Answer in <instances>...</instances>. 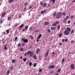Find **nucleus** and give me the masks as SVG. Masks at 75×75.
Segmentation results:
<instances>
[{
	"label": "nucleus",
	"mask_w": 75,
	"mask_h": 75,
	"mask_svg": "<svg viewBox=\"0 0 75 75\" xmlns=\"http://www.w3.org/2000/svg\"><path fill=\"white\" fill-rule=\"evenodd\" d=\"M12 63H15L16 62V60L14 59H12Z\"/></svg>",
	"instance_id": "4468645a"
},
{
	"label": "nucleus",
	"mask_w": 75,
	"mask_h": 75,
	"mask_svg": "<svg viewBox=\"0 0 75 75\" xmlns=\"http://www.w3.org/2000/svg\"><path fill=\"white\" fill-rule=\"evenodd\" d=\"M55 27H51L50 28V29H51V30H54V29H55Z\"/></svg>",
	"instance_id": "4be33fe9"
},
{
	"label": "nucleus",
	"mask_w": 75,
	"mask_h": 75,
	"mask_svg": "<svg viewBox=\"0 0 75 75\" xmlns=\"http://www.w3.org/2000/svg\"><path fill=\"white\" fill-rule=\"evenodd\" d=\"M28 53L29 54H30V56H31V57H33L34 56V54L33 53V52L30 51H28Z\"/></svg>",
	"instance_id": "7ed1b4c3"
},
{
	"label": "nucleus",
	"mask_w": 75,
	"mask_h": 75,
	"mask_svg": "<svg viewBox=\"0 0 75 75\" xmlns=\"http://www.w3.org/2000/svg\"><path fill=\"white\" fill-rule=\"evenodd\" d=\"M42 69H40L39 70V72H41L42 71Z\"/></svg>",
	"instance_id": "a878e982"
},
{
	"label": "nucleus",
	"mask_w": 75,
	"mask_h": 75,
	"mask_svg": "<svg viewBox=\"0 0 75 75\" xmlns=\"http://www.w3.org/2000/svg\"><path fill=\"white\" fill-rule=\"evenodd\" d=\"M50 32H51V30H50V29H48L47 31V33H50Z\"/></svg>",
	"instance_id": "c756f323"
},
{
	"label": "nucleus",
	"mask_w": 75,
	"mask_h": 75,
	"mask_svg": "<svg viewBox=\"0 0 75 75\" xmlns=\"http://www.w3.org/2000/svg\"><path fill=\"white\" fill-rule=\"evenodd\" d=\"M28 26H26L25 27V30H27V29H28Z\"/></svg>",
	"instance_id": "393cba45"
},
{
	"label": "nucleus",
	"mask_w": 75,
	"mask_h": 75,
	"mask_svg": "<svg viewBox=\"0 0 75 75\" xmlns=\"http://www.w3.org/2000/svg\"><path fill=\"white\" fill-rule=\"evenodd\" d=\"M25 45V44L24 43L23 44H22V46H24Z\"/></svg>",
	"instance_id": "13d9d810"
},
{
	"label": "nucleus",
	"mask_w": 75,
	"mask_h": 75,
	"mask_svg": "<svg viewBox=\"0 0 75 75\" xmlns=\"http://www.w3.org/2000/svg\"><path fill=\"white\" fill-rule=\"evenodd\" d=\"M31 65H32V63L31 62H29V66L31 67Z\"/></svg>",
	"instance_id": "7c9ffc66"
},
{
	"label": "nucleus",
	"mask_w": 75,
	"mask_h": 75,
	"mask_svg": "<svg viewBox=\"0 0 75 75\" xmlns=\"http://www.w3.org/2000/svg\"><path fill=\"white\" fill-rule=\"evenodd\" d=\"M23 60L25 62V61H27V59L25 58H24L23 59Z\"/></svg>",
	"instance_id": "c9c22d12"
},
{
	"label": "nucleus",
	"mask_w": 75,
	"mask_h": 75,
	"mask_svg": "<svg viewBox=\"0 0 75 75\" xmlns=\"http://www.w3.org/2000/svg\"><path fill=\"white\" fill-rule=\"evenodd\" d=\"M50 1H52L54 3L55 1V0H50Z\"/></svg>",
	"instance_id": "79ce46f5"
},
{
	"label": "nucleus",
	"mask_w": 75,
	"mask_h": 75,
	"mask_svg": "<svg viewBox=\"0 0 75 75\" xmlns=\"http://www.w3.org/2000/svg\"><path fill=\"white\" fill-rule=\"evenodd\" d=\"M62 62H64V59H62Z\"/></svg>",
	"instance_id": "de8ad7c7"
},
{
	"label": "nucleus",
	"mask_w": 75,
	"mask_h": 75,
	"mask_svg": "<svg viewBox=\"0 0 75 75\" xmlns=\"http://www.w3.org/2000/svg\"><path fill=\"white\" fill-rule=\"evenodd\" d=\"M40 4L43 7H46L47 6V4L45 3H44L43 4V3L42 2Z\"/></svg>",
	"instance_id": "20e7f679"
},
{
	"label": "nucleus",
	"mask_w": 75,
	"mask_h": 75,
	"mask_svg": "<svg viewBox=\"0 0 75 75\" xmlns=\"http://www.w3.org/2000/svg\"><path fill=\"white\" fill-rule=\"evenodd\" d=\"M41 37H42V35L40 34L39 35L38 37V38L40 39V38H41Z\"/></svg>",
	"instance_id": "f8f14e48"
},
{
	"label": "nucleus",
	"mask_w": 75,
	"mask_h": 75,
	"mask_svg": "<svg viewBox=\"0 0 75 75\" xmlns=\"http://www.w3.org/2000/svg\"><path fill=\"white\" fill-rule=\"evenodd\" d=\"M52 54H55V53H54V52H53L52 53Z\"/></svg>",
	"instance_id": "338daca9"
},
{
	"label": "nucleus",
	"mask_w": 75,
	"mask_h": 75,
	"mask_svg": "<svg viewBox=\"0 0 75 75\" xmlns=\"http://www.w3.org/2000/svg\"><path fill=\"white\" fill-rule=\"evenodd\" d=\"M28 52H25L24 54V56H26L27 55H28Z\"/></svg>",
	"instance_id": "dca6fc26"
},
{
	"label": "nucleus",
	"mask_w": 75,
	"mask_h": 75,
	"mask_svg": "<svg viewBox=\"0 0 75 75\" xmlns=\"http://www.w3.org/2000/svg\"><path fill=\"white\" fill-rule=\"evenodd\" d=\"M22 31H25V29H22Z\"/></svg>",
	"instance_id": "052dcab7"
},
{
	"label": "nucleus",
	"mask_w": 75,
	"mask_h": 75,
	"mask_svg": "<svg viewBox=\"0 0 75 75\" xmlns=\"http://www.w3.org/2000/svg\"><path fill=\"white\" fill-rule=\"evenodd\" d=\"M25 40V38H23L21 39V41H24Z\"/></svg>",
	"instance_id": "bb28decb"
},
{
	"label": "nucleus",
	"mask_w": 75,
	"mask_h": 75,
	"mask_svg": "<svg viewBox=\"0 0 75 75\" xmlns=\"http://www.w3.org/2000/svg\"><path fill=\"white\" fill-rule=\"evenodd\" d=\"M62 13L60 12L58 13L57 15L56 16V17L57 18H60V17L62 16Z\"/></svg>",
	"instance_id": "f03ea898"
},
{
	"label": "nucleus",
	"mask_w": 75,
	"mask_h": 75,
	"mask_svg": "<svg viewBox=\"0 0 75 75\" xmlns=\"http://www.w3.org/2000/svg\"><path fill=\"white\" fill-rule=\"evenodd\" d=\"M57 72H61V69H58L57 70Z\"/></svg>",
	"instance_id": "aec40b11"
},
{
	"label": "nucleus",
	"mask_w": 75,
	"mask_h": 75,
	"mask_svg": "<svg viewBox=\"0 0 75 75\" xmlns=\"http://www.w3.org/2000/svg\"><path fill=\"white\" fill-rule=\"evenodd\" d=\"M20 51H23V48H21L20 49Z\"/></svg>",
	"instance_id": "b1692460"
},
{
	"label": "nucleus",
	"mask_w": 75,
	"mask_h": 75,
	"mask_svg": "<svg viewBox=\"0 0 75 75\" xmlns=\"http://www.w3.org/2000/svg\"><path fill=\"white\" fill-rule=\"evenodd\" d=\"M49 51H48L47 52H46L45 54V57H47V56L48 55V54H49Z\"/></svg>",
	"instance_id": "0eeeda50"
},
{
	"label": "nucleus",
	"mask_w": 75,
	"mask_h": 75,
	"mask_svg": "<svg viewBox=\"0 0 75 75\" xmlns=\"http://www.w3.org/2000/svg\"><path fill=\"white\" fill-rule=\"evenodd\" d=\"M47 24H48V23L47 22H46L45 23L44 25H47Z\"/></svg>",
	"instance_id": "5701e85b"
},
{
	"label": "nucleus",
	"mask_w": 75,
	"mask_h": 75,
	"mask_svg": "<svg viewBox=\"0 0 75 75\" xmlns=\"http://www.w3.org/2000/svg\"><path fill=\"white\" fill-rule=\"evenodd\" d=\"M14 0H9V3H11L12 1H13Z\"/></svg>",
	"instance_id": "6ab92c4d"
},
{
	"label": "nucleus",
	"mask_w": 75,
	"mask_h": 75,
	"mask_svg": "<svg viewBox=\"0 0 75 75\" xmlns=\"http://www.w3.org/2000/svg\"><path fill=\"white\" fill-rule=\"evenodd\" d=\"M69 31H71V28H67L64 31V34L65 35H67L69 34Z\"/></svg>",
	"instance_id": "f257e3e1"
},
{
	"label": "nucleus",
	"mask_w": 75,
	"mask_h": 75,
	"mask_svg": "<svg viewBox=\"0 0 75 75\" xmlns=\"http://www.w3.org/2000/svg\"><path fill=\"white\" fill-rule=\"evenodd\" d=\"M48 68L49 69L54 68V66L53 65H50L48 66Z\"/></svg>",
	"instance_id": "39448f33"
},
{
	"label": "nucleus",
	"mask_w": 75,
	"mask_h": 75,
	"mask_svg": "<svg viewBox=\"0 0 75 75\" xmlns=\"http://www.w3.org/2000/svg\"><path fill=\"white\" fill-rule=\"evenodd\" d=\"M3 23V21L2 20H1L0 21V23Z\"/></svg>",
	"instance_id": "6e6d98bb"
},
{
	"label": "nucleus",
	"mask_w": 75,
	"mask_h": 75,
	"mask_svg": "<svg viewBox=\"0 0 75 75\" xmlns=\"http://www.w3.org/2000/svg\"><path fill=\"white\" fill-rule=\"evenodd\" d=\"M18 38V37H16L15 38V41H17V39Z\"/></svg>",
	"instance_id": "58836bf2"
},
{
	"label": "nucleus",
	"mask_w": 75,
	"mask_h": 75,
	"mask_svg": "<svg viewBox=\"0 0 75 75\" xmlns=\"http://www.w3.org/2000/svg\"><path fill=\"white\" fill-rule=\"evenodd\" d=\"M36 33H38V32H39V30H38L36 31Z\"/></svg>",
	"instance_id": "8fccbe9b"
},
{
	"label": "nucleus",
	"mask_w": 75,
	"mask_h": 75,
	"mask_svg": "<svg viewBox=\"0 0 75 75\" xmlns=\"http://www.w3.org/2000/svg\"><path fill=\"white\" fill-rule=\"evenodd\" d=\"M65 41V40L64 39H63L62 40V42H64Z\"/></svg>",
	"instance_id": "5fc2aeb1"
},
{
	"label": "nucleus",
	"mask_w": 75,
	"mask_h": 75,
	"mask_svg": "<svg viewBox=\"0 0 75 75\" xmlns=\"http://www.w3.org/2000/svg\"><path fill=\"white\" fill-rule=\"evenodd\" d=\"M11 17H8V20H11Z\"/></svg>",
	"instance_id": "f704fd0d"
},
{
	"label": "nucleus",
	"mask_w": 75,
	"mask_h": 75,
	"mask_svg": "<svg viewBox=\"0 0 75 75\" xmlns=\"http://www.w3.org/2000/svg\"><path fill=\"white\" fill-rule=\"evenodd\" d=\"M3 34L4 35H5V34H6V33H5V32H4L3 33Z\"/></svg>",
	"instance_id": "69168bd1"
},
{
	"label": "nucleus",
	"mask_w": 75,
	"mask_h": 75,
	"mask_svg": "<svg viewBox=\"0 0 75 75\" xmlns=\"http://www.w3.org/2000/svg\"><path fill=\"white\" fill-rule=\"evenodd\" d=\"M71 18H74V16H71Z\"/></svg>",
	"instance_id": "864d4df0"
},
{
	"label": "nucleus",
	"mask_w": 75,
	"mask_h": 75,
	"mask_svg": "<svg viewBox=\"0 0 75 75\" xmlns=\"http://www.w3.org/2000/svg\"><path fill=\"white\" fill-rule=\"evenodd\" d=\"M56 23V24H58L59 23V22L58 21H56L55 22V23Z\"/></svg>",
	"instance_id": "c03bdc74"
},
{
	"label": "nucleus",
	"mask_w": 75,
	"mask_h": 75,
	"mask_svg": "<svg viewBox=\"0 0 75 75\" xmlns=\"http://www.w3.org/2000/svg\"><path fill=\"white\" fill-rule=\"evenodd\" d=\"M59 45H62V43H60L59 44Z\"/></svg>",
	"instance_id": "0e129e2a"
},
{
	"label": "nucleus",
	"mask_w": 75,
	"mask_h": 75,
	"mask_svg": "<svg viewBox=\"0 0 75 75\" xmlns=\"http://www.w3.org/2000/svg\"><path fill=\"white\" fill-rule=\"evenodd\" d=\"M69 16H67V17H66V18H69Z\"/></svg>",
	"instance_id": "680f3d73"
},
{
	"label": "nucleus",
	"mask_w": 75,
	"mask_h": 75,
	"mask_svg": "<svg viewBox=\"0 0 75 75\" xmlns=\"http://www.w3.org/2000/svg\"><path fill=\"white\" fill-rule=\"evenodd\" d=\"M30 7V8H32V7L31 6H30V7Z\"/></svg>",
	"instance_id": "774afa93"
},
{
	"label": "nucleus",
	"mask_w": 75,
	"mask_h": 75,
	"mask_svg": "<svg viewBox=\"0 0 75 75\" xmlns=\"http://www.w3.org/2000/svg\"><path fill=\"white\" fill-rule=\"evenodd\" d=\"M37 66V64L36 63H35L33 64V67H35Z\"/></svg>",
	"instance_id": "412c9836"
},
{
	"label": "nucleus",
	"mask_w": 75,
	"mask_h": 75,
	"mask_svg": "<svg viewBox=\"0 0 75 75\" xmlns=\"http://www.w3.org/2000/svg\"><path fill=\"white\" fill-rule=\"evenodd\" d=\"M56 24V23H54L52 24V26H55V25Z\"/></svg>",
	"instance_id": "e433bc0d"
},
{
	"label": "nucleus",
	"mask_w": 75,
	"mask_h": 75,
	"mask_svg": "<svg viewBox=\"0 0 75 75\" xmlns=\"http://www.w3.org/2000/svg\"><path fill=\"white\" fill-rule=\"evenodd\" d=\"M28 4V3H27V2H26L25 4V6H27V5Z\"/></svg>",
	"instance_id": "37998d69"
},
{
	"label": "nucleus",
	"mask_w": 75,
	"mask_h": 75,
	"mask_svg": "<svg viewBox=\"0 0 75 75\" xmlns=\"http://www.w3.org/2000/svg\"><path fill=\"white\" fill-rule=\"evenodd\" d=\"M6 48H7V46H5L4 47V49L5 50H6L7 49Z\"/></svg>",
	"instance_id": "49530a36"
},
{
	"label": "nucleus",
	"mask_w": 75,
	"mask_h": 75,
	"mask_svg": "<svg viewBox=\"0 0 75 75\" xmlns=\"http://www.w3.org/2000/svg\"><path fill=\"white\" fill-rule=\"evenodd\" d=\"M46 11L45 10L44 11H41L40 12V13H41V14H44V13H45V12Z\"/></svg>",
	"instance_id": "ddd939ff"
},
{
	"label": "nucleus",
	"mask_w": 75,
	"mask_h": 75,
	"mask_svg": "<svg viewBox=\"0 0 75 75\" xmlns=\"http://www.w3.org/2000/svg\"><path fill=\"white\" fill-rule=\"evenodd\" d=\"M13 69V67H11L10 68V70H12Z\"/></svg>",
	"instance_id": "72a5a7b5"
},
{
	"label": "nucleus",
	"mask_w": 75,
	"mask_h": 75,
	"mask_svg": "<svg viewBox=\"0 0 75 75\" xmlns=\"http://www.w3.org/2000/svg\"><path fill=\"white\" fill-rule=\"evenodd\" d=\"M30 38L31 40H33V36L32 35H30Z\"/></svg>",
	"instance_id": "2f4dec72"
},
{
	"label": "nucleus",
	"mask_w": 75,
	"mask_h": 75,
	"mask_svg": "<svg viewBox=\"0 0 75 75\" xmlns=\"http://www.w3.org/2000/svg\"><path fill=\"white\" fill-rule=\"evenodd\" d=\"M56 14V13L55 12H54L53 14V16H55V15Z\"/></svg>",
	"instance_id": "3c124183"
},
{
	"label": "nucleus",
	"mask_w": 75,
	"mask_h": 75,
	"mask_svg": "<svg viewBox=\"0 0 75 75\" xmlns=\"http://www.w3.org/2000/svg\"><path fill=\"white\" fill-rule=\"evenodd\" d=\"M29 63V62H26V64L27 65V64H28Z\"/></svg>",
	"instance_id": "4d7b16f0"
},
{
	"label": "nucleus",
	"mask_w": 75,
	"mask_h": 75,
	"mask_svg": "<svg viewBox=\"0 0 75 75\" xmlns=\"http://www.w3.org/2000/svg\"><path fill=\"white\" fill-rule=\"evenodd\" d=\"M23 27H24V25L22 24L19 27L18 29H20V28H23Z\"/></svg>",
	"instance_id": "1a4fd4ad"
},
{
	"label": "nucleus",
	"mask_w": 75,
	"mask_h": 75,
	"mask_svg": "<svg viewBox=\"0 0 75 75\" xmlns=\"http://www.w3.org/2000/svg\"><path fill=\"white\" fill-rule=\"evenodd\" d=\"M53 73H54V71H51L50 72V74H53Z\"/></svg>",
	"instance_id": "c85d7f7f"
},
{
	"label": "nucleus",
	"mask_w": 75,
	"mask_h": 75,
	"mask_svg": "<svg viewBox=\"0 0 75 75\" xmlns=\"http://www.w3.org/2000/svg\"><path fill=\"white\" fill-rule=\"evenodd\" d=\"M6 33H7V34H8L9 33V30H7L6 31Z\"/></svg>",
	"instance_id": "cd10ccee"
},
{
	"label": "nucleus",
	"mask_w": 75,
	"mask_h": 75,
	"mask_svg": "<svg viewBox=\"0 0 75 75\" xmlns=\"http://www.w3.org/2000/svg\"><path fill=\"white\" fill-rule=\"evenodd\" d=\"M39 40H40V39H38V38H37V42H39Z\"/></svg>",
	"instance_id": "4c0bfd02"
},
{
	"label": "nucleus",
	"mask_w": 75,
	"mask_h": 75,
	"mask_svg": "<svg viewBox=\"0 0 75 75\" xmlns=\"http://www.w3.org/2000/svg\"><path fill=\"white\" fill-rule=\"evenodd\" d=\"M20 59H23V57L21 56L20 57Z\"/></svg>",
	"instance_id": "603ef678"
},
{
	"label": "nucleus",
	"mask_w": 75,
	"mask_h": 75,
	"mask_svg": "<svg viewBox=\"0 0 75 75\" xmlns=\"http://www.w3.org/2000/svg\"><path fill=\"white\" fill-rule=\"evenodd\" d=\"M40 49L39 48L37 49L36 50V52H37V53H38V52H40Z\"/></svg>",
	"instance_id": "2eb2a0df"
},
{
	"label": "nucleus",
	"mask_w": 75,
	"mask_h": 75,
	"mask_svg": "<svg viewBox=\"0 0 75 75\" xmlns=\"http://www.w3.org/2000/svg\"><path fill=\"white\" fill-rule=\"evenodd\" d=\"M10 71L8 70V71L7 72L6 74H7V75H8L10 74Z\"/></svg>",
	"instance_id": "a211bd4d"
},
{
	"label": "nucleus",
	"mask_w": 75,
	"mask_h": 75,
	"mask_svg": "<svg viewBox=\"0 0 75 75\" xmlns=\"http://www.w3.org/2000/svg\"><path fill=\"white\" fill-rule=\"evenodd\" d=\"M71 23V21H68V24H69V23Z\"/></svg>",
	"instance_id": "09e8293b"
},
{
	"label": "nucleus",
	"mask_w": 75,
	"mask_h": 75,
	"mask_svg": "<svg viewBox=\"0 0 75 75\" xmlns=\"http://www.w3.org/2000/svg\"><path fill=\"white\" fill-rule=\"evenodd\" d=\"M23 42L27 43V42H28V40L27 39L23 41Z\"/></svg>",
	"instance_id": "9b49d317"
},
{
	"label": "nucleus",
	"mask_w": 75,
	"mask_h": 75,
	"mask_svg": "<svg viewBox=\"0 0 75 75\" xmlns=\"http://www.w3.org/2000/svg\"><path fill=\"white\" fill-rule=\"evenodd\" d=\"M73 32H74V30H73V29H72L71 30V34H72L73 33Z\"/></svg>",
	"instance_id": "a19ab883"
},
{
	"label": "nucleus",
	"mask_w": 75,
	"mask_h": 75,
	"mask_svg": "<svg viewBox=\"0 0 75 75\" xmlns=\"http://www.w3.org/2000/svg\"><path fill=\"white\" fill-rule=\"evenodd\" d=\"M21 45V44H20V43H19V44L18 45V47H20V46Z\"/></svg>",
	"instance_id": "a18cd8bd"
},
{
	"label": "nucleus",
	"mask_w": 75,
	"mask_h": 75,
	"mask_svg": "<svg viewBox=\"0 0 75 75\" xmlns=\"http://www.w3.org/2000/svg\"><path fill=\"white\" fill-rule=\"evenodd\" d=\"M59 37H61L62 36V33H60L59 35Z\"/></svg>",
	"instance_id": "473e14b6"
},
{
	"label": "nucleus",
	"mask_w": 75,
	"mask_h": 75,
	"mask_svg": "<svg viewBox=\"0 0 75 75\" xmlns=\"http://www.w3.org/2000/svg\"><path fill=\"white\" fill-rule=\"evenodd\" d=\"M67 41H68V39H66L65 40V41L66 42H67Z\"/></svg>",
	"instance_id": "bf43d9fd"
},
{
	"label": "nucleus",
	"mask_w": 75,
	"mask_h": 75,
	"mask_svg": "<svg viewBox=\"0 0 75 75\" xmlns=\"http://www.w3.org/2000/svg\"><path fill=\"white\" fill-rule=\"evenodd\" d=\"M71 69H74V68H75V67L74 66V64L73 63L71 64Z\"/></svg>",
	"instance_id": "423d86ee"
},
{
	"label": "nucleus",
	"mask_w": 75,
	"mask_h": 75,
	"mask_svg": "<svg viewBox=\"0 0 75 75\" xmlns=\"http://www.w3.org/2000/svg\"><path fill=\"white\" fill-rule=\"evenodd\" d=\"M63 15L65 16V15H66V13H63Z\"/></svg>",
	"instance_id": "ea45409f"
},
{
	"label": "nucleus",
	"mask_w": 75,
	"mask_h": 75,
	"mask_svg": "<svg viewBox=\"0 0 75 75\" xmlns=\"http://www.w3.org/2000/svg\"><path fill=\"white\" fill-rule=\"evenodd\" d=\"M19 18H20V17H21V16H20V15H19L18 16Z\"/></svg>",
	"instance_id": "e2e57ef3"
},
{
	"label": "nucleus",
	"mask_w": 75,
	"mask_h": 75,
	"mask_svg": "<svg viewBox=\"0 0 75 75\" xmlns=\"http://www.w3.org/2000/svg\"><path fill=\"white\" fill-rule=\"evenodd\" d=\"M33 59H37V56H36V54H34L33 55Z\"/></svg>",
	"instance_id": "6e6552de"
},
{
	"label": "nucleus",
	"mask_w": 75,
	"mask_h": 75,
	"mask_svg": "<svg viewBox=\"0 0 75 75\" xmlns=\"http://www.w3.org/2000/svg\"><path fill=\"white\" fill-rule=\"evenodd\" d=\"M57 30H59V28H60V25H58L57 26Z\"/></svg>",
	"instance_id": "f3484780"
},
{
	"label": "nucleus",
	"mask_w": 75,
	"mask_h": 75,
	"mask_svg": "<svg viewBox=\"0 0 75 75\" xmlns=\"http://www.w3.org/2000/svg\"><path fill=\"white\" fill-rule=\"evenodd\" d=\"M5 15H6V12H4L2 14V17H4L5 16Z\"/></svg>",
	"instance_id": "9d476101"
}]
</instances>
